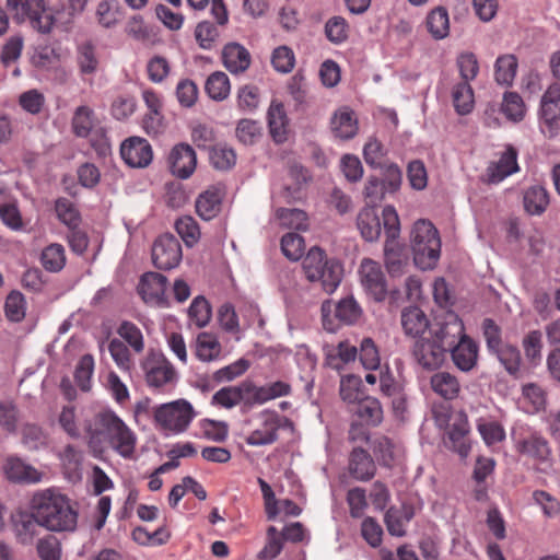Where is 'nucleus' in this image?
<instances>
[{
  "label": "nucleus",
  "mask_w": 560,
  "mask_h": 560,
  "mask_svg": "<svg viewBox=\"0 0 560 560\" xmlns=\"http://www.w3.org/2000/svg\"><path fill=\"white\" fill-rule=\"evenodd\" d=\"M30 509L38 516L42 527L51 533H73L79 511L71 499L56 488L37 490L30 500Z\"/></svg>",
  "instance_id": "nucleus-1"
},
{
  "label": "nucleus",
  "mask_w": 560,
  "mask_h": 560,
  "mask_svg": "<svg viewBox=\"0 0 560 560\" xmlns=\"http://www.w3.org/2000/svg\"><path fill=\"white\" fill-rule=\"evenodd\" d=\"M95 428L90 427L91 439L104 436L110 447L124 458L133 456L137 436L125 421L112 409L97 412L94 417Z\"/></svg>",
  "instance_id": "nucleus-2"
},
{
  "label": "nucleus",
  "mask_w": 560,
  "mask_h": 560,
  "mask_svg": "<svg viewBox=\"0 0 560 560\" xmlns=\"http://www.w3.org/2000/svg\"><path fill=\"white\" fill-rule=\"evenodd\" d=\"M302 267L311 282H320L326 293H332L342 278V265L335 258H328L325 250L313 246L305 255Z\"/></svg>",
  "instance_id": "nucleus-3"
},
{
  "label": "nucleus",
  "mask_w": 560,
  "mask_h": 560,
  "mask_svg": "<svg viewBox=\"0 0 560 560\" xmlns=\"http://www.w3.org/2000/svg\"><path fill=\"white\" fill-rule=\"evenodd\" d=\"M413 262L421 270L433 269L440 259L441 240L439 231L427 220H418L411 232Z\"/></svg>",
  "instance_id": "nucleus-4"
},
{
  "label": "nucleus",
  "mask_w": 560,
  "mask_h": 560,
  "mask_svg": "<svg viewBox=\"0 0 560 560\" xmlns=\"http://www.w3.org/2000/svg\"><path fill=\"white\" fill-rule=\"evenodd\" d=\"M451 330V324H446L440 327L433 339L420 338L415 341L412 357L419 366L432 372L443 365L447 352L446 346H452L448 342Z\"/></svg>",
  "instance_id": "nucleus-5"
},
{
  "label": "nucleus",
  "mask_w": 560,
  "mask_h": 560,
  "mask_svg": "<svg viewBox=\"0 0 560 560\" xmlns=\"http://www.w3.org/2000/svg\"><path fill=\"white\" fill-rule=\"evenodd\" d=\"M320 311L323 327L329 332H336L341 325L358 323L363 314L361 306L353 296L343 298L336 304L331 301H325Z\"/></svg>",
  "instance_id": "nucleus-6"
},
{
  "label": "nucleus",
  "mask_w": 560,
  "mask_h": 560,
  "mask_svg": "<svg viewBox=\"0 0 560 560\" xmlns=\"http://www.w3.org/2000/svg\"><path fill=\"white\" fill-rule=\"evenodd\" d=\"M452 339L448 342L452 346H446L447 351L451 353L454 365L462 372H470L477 366L479 347L477 342L465 334L463 323L456 322L451 325Z\"/></svg>",
  "instance_id": "nucleus-7"
},
{
  "label": "nucleus",
  "mask_w": 560,
  "mask_h": 560,
  "mask_svg": "<svg viewBox=\"0 0 560 560\" xmlns=\"http://www.w3.org/2000/svg\"><path fill=\"white\" fill-rule=\"evenodd\" d=\"M194 418V408L185 399L162 404L154 409L156 424L175 434L186 431Z\"/></svg>",
  "instance_id": "nucleus-8"
},
{
  "label": "nucleus",
  "mask_w": 560,
  "mask_h": 560,
  "mask_svg": "<svg viewBox=\"0 0 560 560\" xmlns=\"http://www.w3.org/2000/svg\"><path fill=\"white\" fill-rule=\"evenodd\" d=\"M144 373L145 384L153 390H159L176 380V371L163 355L150 352L140 364Z\"/></svg>",
  "instance_id": "nucleus-9"
},
{
  "label": "nucleus",
  "mask_w": 560,
  "mask_h": 560,
  "mask_svg": "<svg viewBox=\"0 0 560 560\" xmlns=\"http://www.w3.org/2000/svg\"><path fill=\"white\" fill-rule=\"evenodd\" d=\"M516 450L521 455L532 458L537 470L548 472L552 468V451L548 440L538 432L530 433L516 443Z\"/></svg>",
  "instance_id": "nucleus-10"
},
{
  "label": "nucleus",
  "mask_w": 560,
  "mask_h": 560,
  "mask_svg": "<svg viewBox=\"0 0 560 560\" xmlns=\"http://www.w3.org/2000/svg\"><path fill=\"white\" fill-rule=\"evenodd\" d=\"M168 280L159 272L148 271L141 275L137 292L145 304L159 307H168L170 302L166 296Z\"/></svg>",
  "instance_id": "nucleus-11"
},
{
  "label": "nucleus",
  "mask_w": 560,
  "mask_h": 560,
  "mask_svg": "<svg viewBox=\"0 0 560 560\" xmlns=\"http://www.w3.org/2000/svg\"><path fill=\"white\" fill-rule=\"evenodd\" d=\"M183 253L179 241L171 233L160 235L152 246V262L160 270L177 267Z\"/></svg>",
  "instance_id": "nucleus-12"
},
{
  "label": "nucleus",
  "mask_w": 560,
  "mask_h": 560,
  "mask_svg": "<svg viewBox=\"0 0 560 560\" xmlns=\"http://www.w3.org/2000/svg\"><path fill=\"white\" fill-rule=\"evenodd\" d=\"M361 284L365 292L375 301L383 302L387 298V282L378 262L364 258L359 267Z\"/></svg>",
  "instance_id": "nucleus-13"
},
{
  "label": "nucleus",
  "mask_w": 560,
  "mask_h": 560,
  "mask_svg": "<svg viewBox=\"0 0 560 560\" xmlns=\"http://www.w3.org/2000/svg\"><path fill=\"white\" fill-rule=\"evenodd\" d=\"M10 526L15 540L23 546L32 545L39 535L42 527L37 514L31 511L30 508L28 511L18 510L13 512L10 516Z\"/></svg>",
  "instance_id": "nucleus-14"
},
{
  "label": "nucleus",
  "mask_w": 560,
  "mask_h": 560,
  "mask_svg": "<svg viewBox=\"0 0 560 560\" xmlns=\"http://www.w3.org/2000/svg\"><path fill=\"white\" fill-rule=\"evenodd\" d=\"M470 431L467 415L460 411L453 422L450 424L444 445L446 448L458 454L462 458H466L471 450L468 433Z\"/></svg>",
  "instance_id": "nucleus-15"
},
{
  "label": "nucleus",
  "mask_w": 560,
  "mask_h": 560,
  "mask_svg": "<svg viewBox=\"0 0 560 560\" xmlns=\"http://www.w3.org/2000/svg\"><path fill=\"white\" fill-rule=\"evenodd\" d=\"M167 162L173 175L187 179L196 170L197 154L190 144L179 142L172 148Z\"/></svg>",
  "instance_id": "nucleus-16"
},
{
  "label": "nucleus",
  "mask_w": 560,
  "mask_h": 560,
  "mask_svg": "<svg viewBox=\"0 0 560 560\" xmlns=\"http://www.w3.org/2000/svg\"><path fill=\"white\" fill-rule=\"evenodd\" d=\"M120 156L130 167H147L153 159L152 147L141 137H130L120 145Z\"/></svg>",
  "instance_id": "nucleus-17"
},
{
  "label": "nucleus",
  "mask_w": 560,
  "mask_h": 560,
  "mask_svg": "<svg viewBox=\"0 0 560 560\" xmlns=\"http://www.w3.org/2000/svg\"><path fill=\"white\" fill-rule=\"evenodd\" d=\"M252 381L245 380L236 386H225L219 389L212 396V405H218L226 409H231L236 405L243 402L245 407L250 408L254 406L252 400Z\"/></svg>",
  "instance_id": "nucleus-18"
},
{
  "label": "nucleus",
  "mask_w": 560,
  "mask_h": 560,
  "mask_svg": "<svg viewBox=\"0 0 560 560\" xmlns=\"http://www.w3.org/2000/svg\"><path fill=\"white\" fill-rule=\"evenodd\" d=\"M261 416L264 418L262 428L254 430L246 436L245 442L247 445H270L279 438L280 416L273 410H264Z\"/></svg>",
  "instance_id": "nucleus-19"
},
{
  "label": "nucleus",
  "mask_w": 560,
  "mask_h": 560,
  "mask_svg": "<svg viewBox=\"0 0 560 560\" xmlns=\"http://www.w3.org/2000/svg\"><path fill=\"white\" fill-rule=\"evenodd\" d=\"M223 198L224 191L215 186L201 191L195 201L197 215L203 221L213 220L222 211Z\"/></svg>",
  "instance_id": "nucleus-20"
},
{
  "label": "nucleus",
  "mask_w": 560,
  "mask_h": 560,
  "mask_svg": "<svg viewBox=\"0 0 560 560\" xmlns=\"http://www.w3.org/2000/svg\"><path fill=\"white\" fill-rule=\"evenodd\" d=\"M348 470L353 479L369 481L376 474V465L366 450L354 447L349 455Z\"/></svg>",
  "instance_id": "nucleus-21"
},
{
  "label": "nucleus",
  "mask_w": 560,
  "mask_h": 560,
  "mask_svg": "<svg viewBox=\"0 0 560 560\" xmlns=\"http://www.w3.org/2000/svg\"><path fill=\"white\" fill-rule=\"evenodd\" d=\"M3 468L7 479L15 483H37L43 478V472L19 457H9Z\"/></svg>",
  "instance_id": "nucleus-22"
},
{
  "label": "nucleus",
  "mask_w": 560,
  "mask_h": 560,
  "mask_svg": "<svg viewBox=\"0 0 560 560\" xmlns=\"http://www.w3.org/2000/svg\"><path fill=\"white\" fill-rule=\"evenodd\" d=\"M221 57L223 66L233 74L245 72L252 62L247 48L236 42L224 45Z\"/></svg>",
  "instance_id": "nucleus-23"
},
{
  "label": "nucleus",
  "mask_w": 560,
  "mask_h": 560,
  "mask_svg": "<svg viewBox=\"0 0 560 560\" xmlns=\"http://www.w3.org/2000/svg\"><path fill=\"white\" fill-rule=\"evenodd\" d=\"M384 261L386 270L392 277H400L409 265L407 248L398 242L385 241Z\"/></svg>",
  "instance_id": "nucleus-24"
},
{
  "label": "nucleus",
  "mask_w": 560,
  "mask_h": 560,
  "mask_svg": "<svg viewBox=\"0 0 560 560\" xmlns=\"http://www.w3.org/2000/svg\"><path fill=\"white\" fill-rule=\"evenodd\" d=\"M517 171V151L512 145H509L501 154L499 161L488 167V180L491 184H498Z\"/></svg>",
  "instance_id": "nucleus-25"
},
{
  "label": "nucleus",
  "mask_w": 560,
  "mask_h": 560,
  "mask_svg": "<svg viewBox=\"0 0 560 560\" xmlns=\"http://www.w3.org/2000/svg\"><path fill=\"white\" fill-rule=\"evenodd\" d=\"M357 228L365 242H375L382 232L381 219L374 206H365L357 217Z\"/></svg>",
  "instance_id": "nucleus-26"
},
{
  "label": "nucleus",
  "mask_w": 560,
  "mask_h": 560,
  "mask_svg": "<svg viewBox=\"0 0 560 560\" xmlns=\"http://www.w3.org/2000/svg\"><path fill=\"white\" fill-rule=\"evenodd\" d=\"M267 120L272 140L279 144L285 142L288 140L289 118L282 103L271 102Z\"/></svg>",
  "instance_id": "nucleus-27"
},
{
  "label": "nucleus",
  "mask_w": 560,
  "mask_h": 560,
  "mask_svg": "<svg viewBox=\"0 0 560 560\" xmlns=\"http://www.w3.org/2000/svg\"><path fill=\"white\" fill-rule=\"evenodd\" d=\"M431 389L445 400H454L459 396L460 384L458 378L450 372H435L430 378Z\"/></svg>",
  "instance_id": "nucleus-28"
},
{
  "label": "nucleus",
  "mask_w": 560,
  "mask_h": 560,
  "mask_svg": "<svg viewBox=\"0 0 560 560\" xmlns=\"http://www.w3.org/2000/svg\"><path fill=\"white\" fill-rule=\"evenodd\" d=\"M401 325L407 336L420 339L429 328L430 322L418 306H410L401 312Z\"/></svg>",
  "instance_id": "nucleus-29"
},
{
  "label": "nucleus",
  "mask_w": 560,
  "mask_h": 560,
  "mask_svg": "<svg viewBox=\"0 0 560 560\" xmlns=\"http://www.w3.org/2000/svg\"><path fill=\"white\" fill-rule=\"evenodd\" d=\"M539 129L545 137L553 139L560 133V103L539 104Z\"/></svg>",
  "instance_id": "nucleus-30"
},
{
  "label": "nucleus",
  "mask_w": 560,
  "mask_h": 560,
  "mask_svg": "<svg viewBox=\"0 0 560 560\" xmlns=\"http://www.w3.org/2000/svg\"><path fill=\"white\" fill-rule=\"evenodd\" d=\"M75 62L82 77L94 75L98 71L100 58L95 45L91 40L77 46Z\"/></svg>",
  "instance_id": "nucleus-31"
},
{
  "label": "nucleus",
  "mask_w": 560,
  "mask_h": 560,
  "mask_svg": "<svg viewBox=\"0 0 560 560\" xmlns=\"http://www.w3.org/2000/svg\"><path fill=\"white\" fill-rule=\"evenodd\" d=\"M491 354L495 355L506 373L514 380L522 377V355L520 349L511 343H504Z\"/></svg>",
  "instance_id": "nucleus-32"
},
{
  "label": "nucleus",
  "mask_w": 560,
  "mask_h": 560,
  "mask_svg": "<svg viewBox=\"0 0 560 560\" xmlns=\"http://www.w3.org/2000/svg\"><path fill=\"white\" fill-rule=\"evenodd\" d=\"M253 395L252 400L255 405H262L269 400L289 396L292 392L291 385L283 381H276L262 386H257L252 381Z\"/></svg>",
  "instance_id": "nucleus-33"
},
{
  "label": "nucleus",
  "mask_w": 560,
  "mask_h": 560,
  "mask_svg": "<svg viewBox=\"0 0 560 560\" xmlns=\"http://www.w3.org/2000/svg\"><path fill=\"white\" fill-rule=\"evenodd\" d=\"M25 20H28L31 26L42 34H48L55 23L54 15L45 7V0H33Z\"/></svg>",
  "instance_id": "nucleus-34"
},
{
  "label": "nucleus",
  "mask_w": 560,
  "mask_h": 560,
  "mask_svg": "<svg viewBox=\"0 0 560 560\" xmlns=\"http://www.w3.org/2000/svg\"><path fill=\"white\" fill-rule=\"evenodd\" d=\"M549 202V192L541 185L530 186L524 192V209L530 215L542 214L546 211Z\"/></svg>",
  "instance_id": "nucleus-35"
},
{
  "label": "nucleus",
  "mask_w": 560,
  "mask_h": 560,
  "mask_svg": "<svg viewBox=\"0 0 560 560\" xmlns=\"http://www.w3.org/2000/svg\"><path fill=\"white\" fill-rule=\"evenodd\" d=\"M518 61L515 55L505 54L497 58L494 62V80L499 85L512 86L516 77Z\"/></svg>",
  "instance_id": "nucleus-36"
},
{
  "label": "nucleus",
  "mask_w": 560,
  "mask_h": 560,
  "mask_svg": "<svg viewBox=\"0 0 560 560\" xmlns=\"http://www.w3.org/2000/svg\"><path fill=\"white\" fill-rule=\"evenodd\" d=\"M355 415L368 425L377 427L383 421V408L375 397L365 396L357 402Z\"/></svg>",
  "instance_id": "nucleus-37"
},
{
  "label": "nucleus",
  "mask_w": 560,
  "mask_h": 560,
  "mask_svg": "<svg viewBox=\"0 0 560 560\" xmlns=\"http://www.w3.org/2000/svg\"><path fill=\"white\" fill-rule=\"evenodd\" d=\"M94 110L86 105H81L75 108L71 118V130L75 137L86 139L94 128Z\"/></svg>",
  "instance_id": "nucleus-38"
},
{
  "label": "nucleus",
  "mask_w": 560,
  "mask_h": 560,
  "mask_svg": "<svg viewBox=\"0 0 560 560\" xmlns=\"http://www.w3.org/2000/svg\"><path fill=\"white\" fill-rule=\"evenodd\" d=\"M425 25L431 36L436 39H444L450 34L448 12L444 7L431 10L425 19Z\"/></svg>",
  "instance_id": "nucleus-39"
},
{
  "label": "nucleus",
  "mask_w": 560,
  "mask_h": 560,
  "mask_svg": "<svg viewBox=\"0 0 560 560\" xmlns=\"http://www.w3.org/2000/svg\"><path fill=\"white\" fill-rule=\"evenodd\" d=\"M331 130L334 135L341 140H350L358 132V121L353 117V112L341 110L331 118Z\"/></svg>",
  "instance_id": "nucleus-40"
},
{
  "label": "nucleus",
  "mask_w": 560,
  "mask_h": 560,
  "mask_svg": "<svg viewBox=\"0 0 560 560\" xmlns=\"http://www.w3.org/2000/svg\"><path fill=\"white\" fill-rule=\"evenodd\" d=\"M55 212L57 219L68 229L80 226L82 222L81 213L78 207L70 199L59 197L55 200Z\"/></svg>",
  "instance_id": "nucleus-41"
},
{
  "label": "nucleus",
  "mask_w": 560,
  "mask_h": 560,
  "mask_svg": "<svg viewBox=\"0 0 560 560\" xmlns=\"http://www.w3.org/2000/svg\"><path fill=\"white\" fill-rule=\"evenodd\" d=\"M205 91L213 101L225 100L231 92L230 79L222 71L212 72L206 80Z\"/></svg>",
  "instance_id": "nucleus-42"
},
{
  "label": "nucleus",
  "mask_w": 560,
  "mask_h": 560,
  "mask_svg": "<svg viewBox=\"0 0 560 560\" xmlns=\"http://www.w3.org/2000/svg\"><path fill=\"white\" fill-rule=\"evenodd\" d=\"M522 398L528 405V412L538 413L547 407V392L537 383L530 382L522 386Z\"/></svg>",
  "instance_id": "nucleus-43"
},
{
  "label": "nucleus",
  "mask_w": 560,
  "mask_h": 560,
  "mask_svg": "<svg viewBox=\"0 0 560 560\" xmlns=\"http://www.w3.org/2000/svg\"><path fill=\"white\" fill-rule=\"evenodd\" d=\"M501 112L513 122L522 121L526 114V106L522 96L517 92H505L503 94Z\"/></svg>",
  "instance_id": "nucleus-44"
},
{
  "label": "nucleus",
  "mask_w": 560,
  "mask_h": 560,
  "mask_svg": "<svg viewBox=\"0 0 560 560\" xmlns=\"http://www.w3.org/2000/svg\"><path fill=\"white\" fill-rule=\"evenodd\" d=\"M339 394L343 401L357 404L365 397L361 377L354 374L343 375L340 380Z\"/></svg>",
  "instance_id": "nucleus-45"
},
{
  "label": "nucleus",
  "mask_w": 560,
  "mask_h": 560,
  "mask_svg": "<svg viewBox=\"0 0 560 560\" xmlns=\"http://www.w3.org/2000/svg\"><path fill=\"white\" fill-rule=\"evenodd\" d=\"M452 96L457 114L467 115L474 109V90L469 82H458L455 84Z\"/></svg>",
  "instance_id": "nucleus-46"
},
{
  "label": "nucleus",
  "mask_w": 560,
  "mask_h": 560,
  "mask_svg": "<svg viewBox=\"0 0 560 560\" xmlns=\"http://www.w3.org/2000/svg\"><path fill=\"white\" fill-rule=\"evenodd\" d=\"M358 357V349L348 340L340 341L336 352H329L326 355V364L334 370H341L342 364L353 362Z\"/></svg>",
  "instance_id": "nucleus-47"
},
{
  "label": "nucleus",
  "mask_w": 560,
  "mask_h": 560,
  "mask_svg": "<svg viewBox=\"0 0 560 560\" xmlns=\"http://www.w3.org/2000/svg\"><path fill=\"white\" fill-rule=\"evenodd\" d=\"M40 261L47 271H60L66 265V254L63 246L57 243L48 245L42 252Z\"/></svg>",
  "instance_id": "nucleus-48"
},
{
  "label": "nucleus",
  "mask_w": 560,
  "mask_h": 560,
  "mask_svg": "<svg viewBox=\"0 0 560 560\" xmlns=\"http://www.w3.org/2000/svg\"><path fill=\"white\" fill-rule=\"evenodd\" d=\"M209 159L215 170L228 171L235 165L236 153L224 144H215L210 149Z\"/></svg>",
  "instance_id": "nucleus-49"
},
{
  "label": "nucleus",
  "mask_w": 560,
  "mask_h": 560,
  "mask_svg": "<svg viewBox=\"0 0 560 560\" xmlns=\"http://www.w3.org/2000/svg\"><path fill=\"white\" fill-rule=\"evenodd\" d=\"M4 313L10 322L20 323L24 319L26 314V301L20 291L12 290L8 294L4 302Z\"/></svg>",
  "instance_id": "nucleus-50"
},
{
  "label": "nucleus",
  "mask_w": 560,
  "mask_h": 560,
  "mask_svg": "<svg viewBox=\"0 0 560 560\" xmlns=\"http://www.w3.org/2000/svg\"><path fill=\"white\" fill-rule=\"evenodd\" d=\"M277 218L281 225L289 229L306 231L308 228L307 213L301 209L279 208L277 210Z\"/></svg>",
  "instance_id": "nucleus-51"
},
{
  "label": "nucleus",
  "mask_w": 560,
  "mask_h": 560,
  "mask_svg": "<svg viewBox=\"0 0 560 560\" xmlns=\"http://www.w3.org/2000/svg\"><path fill=\"white\" fill-rule=\"evenodd\" d=\"M280 246L282 254L291 261L300 260L305 252L304 238L295 232L284 234L281 237Z\"/></svg>",
  "instance_id": "nucleus-52"
},
{
  "label": "nucleus",
  "mask_w": 560,
  "mask_h": 560,
  "mask_svg": "<svg viewBox=\"0 0 560 560\" xmlns=\"http://www.w3.org/2000/svg\"><path fill=\"white\" fill-rule=\"evenodd\" d=\"M211 315V305L205 296L198 295L191 301L188 307V316L197 327L202 328L207 326Z\"/></svg>",
  "instance_id": "nucleus-53"
},
{
  "label": "nucleus",
  "mask_w": 560,
  "mask_h": 560,
  "mask_svg": "<svg viewBox=\"0 0 560 560\" xmlns=\"http://www.w3.org/2000/svg\"><path fill=\"white\" fill-rule=\"evenodd\" d=\"M377 170L382 171V178L380 179L387 194L394 195L398 192L402 184V171L400 167L394 162H388Z\"/></svg>",
  "instance_id": "nucleus-54"
},
{
  "label": "nucleus",
  "mask_w": 560,
  "mask_h": 560,
  "mask_svg": "<svg viewBox=\"0 0 560 560\" xmlns=\"http://www.w3.org/2000/svg\"><path fill=\"white\" fill-rule=\"evenodd\" d=\"M117 334L133 349L135 352L140 353L143 351V335L141 329L135 323L122 320L117 327Z\"/></svg>",
  "instance_id": "nucleus-55"
},
{
  "label": "nucleus",
  "mask_w": 560,
  "mask_h": 560,
  "mask_svg": "<svg viewBox=\"0 0 560 560\" xmlns=\"http://www.w3.org/2000/svg\"><path fill=\"white\" fill-rule=\"evenodd\" d=\"M261 130L259 121L244 118L237 122L235 135L240 142L245 145H252L260 139Z\"/></svg>",
  "instance_id": "nucleus-56"
},
{
  "label": "nucleus",
  "mask_w": 560,
  "mask_h": 560,
  "mask_svg": "<svg viewBox=\"0 0 560 560\" xmlns=\"http://www.w3.org/2000/svg\"><path fill=\"white\" fill-rule=\"evenodd\" d=\"M96 18L102 26H114L121 19L119 2L117 0H102L96 9Z\"/></svg>",
  "instance_id": "nucleus-57"
},
{
  "label": "nucleus",
  "mask_w": 560,
  "mask_h": 560,
  "mask_svg": "<svg viewBox=\"0 0 560 560\" xmlns=\"http://www.w3.org/2000/svg\"><path fill=\"white\" fill-rule=\"evenodd\" d=\"M175 230L188 247L197 244L200 238L199 225L190 215H184L177 219Z\"/></svg>",
  "instance_id": "nucleus-58"
},
{
  "label": "nucleus",
  "mask_w": 560,
  "mask_h": 560,
  "mask_svg": "<svg viewBox=\"0 0 560 560\" xmlns=\"http://www.w3.org/2000/svg\"><path fill=\"white\" fill-rule=\"evenodd\" d=\"M542 335L539 330H530L522 341V346L524 349L525 357L527 361L537 365L541 361V350H542Z\"/></svg>",
  "instance_id": "nucleus-59"
},
{
  "label": "nucleus",
  "mask_w": 560,
  "mask_h": 560,
  "mask_svg": "<svg viewBox=\"0 0 560 560\" xmlns=\"http://www.w3.org/2000/svg\"><path fill=\"white\" fill-rule=\"evenodd\" d=\"M94 371V359L92 354H84L80 358L74 370V382L82 392L91 388V378Z\"/></svg>",
  "instance_id": "nucleus-60"
},
{
  "label": "nucleus",
  "mask_w": 560,
  "mask_h": 560,
  "mask_svg": "<svg viewBox=\"0 0 560 560\" xmlns=\"http://www.w3.org/2000/svg\"><path fill=\"white\" fill-rule=\"evenodd\" d=\"M358 358L365 370H377L381 366L378 349L371 338H363Z\"/></svg>",
  "instance_id": "nucleus-61"
},
{
  "label": "nucleus",
  "mask_w": 560,
  "mask_h": 560,
  "mask_svg": "<svg viewBox=\"0 0 560 560\" xmlns=\"http://www.w3.org/2000/svg\"><path fill=\"white\" fill-rule=\"evenodd\" d=\"M348 22L339 15L328 19L325 24V35L335 45L342 44L348 39Z\"/></svg>",
  "instance_id": "nucleus-62"
},
{
  "label": "nucleus",
  "mask_w": 560,
  "mask_h": 560,
  "mask_svg": "<svg viewBox=\"0 0 560 560\" xmlns=\"http://www.w3.org/2000/svg\"><path fill=\"white\" fill-rule=\"evenodd\" d=\"M371 448L381 465L392 467L395 458V445L389 438L385 435L375 438L371 442Z\"/></svg>",
  "instance_id": "nucleus-63"
},
{
  "label": "nucleus",
  "mask_w": 560,
  "mask_h": 560,
  "mask_svg": "<svg viewBox=\"0 0 560 560\" xmlns=\"http://www.w3.org/2000/svg\"><path fill=\"white\" fill-rule=\"evenodd\" d=\"M220 351L218 340L207 332H201L197 337L196 355L199 360L208 362L213 360Z\"/></svg>",
  "instance_id": "nucleus-64"
}]
</instances>
